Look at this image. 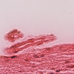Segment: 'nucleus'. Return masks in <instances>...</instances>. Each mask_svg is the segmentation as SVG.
<instances>
[{
  "label": "nucleus",
  "mask_w": 74,
  "mask_h": 74,
  "mask_svg": "<svg viewBox=\"0 0 74 74\" xmlns=\"http://www.w3.org/2000/svg\"><path fill=\"white\" fill-rule=\"evenodd\" d=\"M44 56H41V58H43L44 57Z\"/></svg>",
  "instance_id": "nucleus-3"
},
{
  "label": "nucleus",
  "mask_w": 74,
  "mask_h": 74,
  "mask_svg": "<svg viewBox=\"0 0 74 74\" xmlns=\"http://www.w3.org/2000/svg\"><path fill=\"white\" fill-rule=\"evenodd\" d=\"M60 69H59V70H57L56 71V72H57V73L60 72Z\"/></svg>",
  "instance_id": "nucleus-2"
},
{
  "label": "nucleus",
  "mask_w": 74,
  "mask_h": 74,
  "mask_svg": "<svg viewBox=\"0 0 74 74\" xmlns=\"http://www.w3.org/2000/svg\"><path fill=\"white\" fill-rule=\"evenodd\" d=\"M11 58H16V56H13L11 57Z\"/></svg>",
  "instance_id": "nucleus-1"
},
{
  "label": "nucleus",
  "mask_w": 74,
  "mask_h": 74,
  "mask_svg": "<svg viewBox=\"0 0 74 74\" xmlns=\"http://www.w3.org/2000/svg\"><path fill=\"white\" fill-rule=\"evenodd\" d=\"M13 53H17V52H13Z\"/></svg>",
  "instance_id": "nucleus-4"
}]
</instances>
